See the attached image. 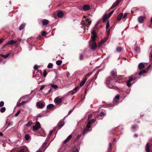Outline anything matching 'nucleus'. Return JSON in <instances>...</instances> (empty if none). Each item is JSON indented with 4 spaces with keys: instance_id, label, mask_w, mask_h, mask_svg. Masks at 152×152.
I'll list each match as a JSON object with an SVG mask.
<instances>
[{
    "instance_id": "nucleus-1",
    "label": "nucleus",
    "mask_w": 152,
    "mask_h": 152,
    "mask_svg": "<svg viewBox=\"0 0 152 152\" xmlns=\"http://www.w3.org/2000/svg\"><path fill=\"white\" fill-rule=\"evenodd\" d=\"M117 75V72L115 71H112L110 72V76L107 79V84L110 88L115 89L117 88V84L118 83L117 81L113 82V80H116Z\"/></svg>"
},
{
    "instance_id": "nucleus-2",
    "label": "nucleus",
    "mask_w": 152,
    "mask_h": 152,
    "mask_svg": "<svg viewBox=\"0 0 152 152\" xmlns=\"http://www.w3.org/2000/svg\"><path fill=\"white\" fill-rule=\"evenodd\" d=\"M40 124L39 122L37 121L35 125L32 126V130L35 131L40 128Z\"/></svg>"
},
{
    "instance_id": "nucleus-3",
    "label": "nucleus",
    "mask_w": 152,
    "mask_h": 152,
    "mask_svg": "<svg viewBox=\"0 0 152 152\" xmlns=\"http://www.w3.org/2000/svg\"><path fill=\"white\" fill-rule=\"evenodd\" d=\"M97 37V36L96 33L95 32V30H94L92 32L91 39L90 40H91V41H95L96 40V38Z\"/></svg>"
},
{
    "instance_id": "nucleus-4",
    "label": "nucleus",
    "mask_w": 152,
    "mask_h": 152,
    "mask_svg": "<svg viewBox=\"0 0 152 152\" xmlns=\"http://www.w3.org/2000/svg\"><path fill=\"white\" fill-rule=\"evenodd\" d=\"M89 43H91V49L93 50H95L97 47L95 41H91V40H90Z\"/></svg>"
},
{
    "instance_id": "nucleus-5",
    "label": "nucleus",
    "mask_w": 152,
    "mask_h": 152,
    "mask_svg": "<svg viewBox=\"0 0 152 152\" xmlns=\"http://www.w3.org/2000/svg\"><path fill=\"white\" fill-rule=\"evenodd\" d=\"M45 103L43 101H40L39 102H37L36 104V106L37 107L42 108L45 106Z\"/></svg>"
},
{
    "instance_id": "nucleus-6",
    "label": "nucleus",
    "mask_w": 152,
    "mask_h": 152,
    "mask_svg": "<svg viewBox=\"0 0 152 152\" xmlns=\"http://www.w3.org/2000/svg\"><path fill=\"white\" fill-rule=\"evenodd\" d=\"M63 101L62 98H60L59 97L55 98L54 102L55 103L60 104Z\"/></svg>"
},
{
    "instance_id": "nucleus-7",
    "label": "nucleus",
    "mask_w": 152,
    "mask_h": 152,
    "mask_svg": "<svg viewBox=\"0 0 152 152\" xmlns=\"http://www.w3.org/2000/svg\"><path fill=\"white\" fill-rule=\"evenodd\" d=\"M119 98V95L118 94L115 96V98H114L113 100V104H114V106L116 105V104L117 103V102H118Z\"/></svg>"
},
{
    "instance_id": "nucleus-8",
    "label": "nucleus",
    "mask_w": 152,
    "mask_h": 152,
    "mask_svg": "<svg viewBox=\"0 0 152 152\" xmlns=\"http://www.w3.org/2000/svg\"><path fill=\"white\" fill-rule=\"evenodd\" d=\"M121 1V0H117L116 2L113 4L111 7L110 8V9H113L114 7H116L119 4Z\"/></svg>"
},
{
    "instance_id": "nucleus-9",
    "label": "nucleus",
    "mask_w": 152,
    "mask_h": 152,
    "mask_svg": "<svg viewBox=\"0 0 152 152\" xmlns=\"http://www.w3.org/2000/svg\"><path fill=\"white\" fill-rule=\"evenodd\" d=\"M41 22L43 26H45L48 25L49 22V21L46 19H42L41 20Z\"/></svg>"
},
{
    "instance_id": "nucleus-10",
    "label": "nucleus",
    "mask_w": 152,
    "mask_h": 152,
    "mask_svg": "<svg viewBox=\"0 0 152 152\" xmlns=\"http://www.w3.org/2000/svg\"><path fill=\"white\" fill-rule=\"evenodd\" d=\"M87 80V78L85 77H84L83 78L82 81H81L80 83V87H82L84 85L86 81Z\"/></svg>"
},
{
    "instance_id": "nucleus-11",
    "label": "nucleus",
    "mask_w": 152,
    "mask_h": 152,
    "mask_svg": "<svg viewBox=\"0 0 152 152\" xmlns=\"http://www.w3.org/2000/svg\"><path fill=\"white\" fill-rule=\"evenodd\" d=\"M64 125V123L63 121H60L58 124L57 128L58 129H59L61 128Z\"/></svg>"
},
{
    "instance_id": "nucleus-12",
    "label": "nucleus",
    "mask_w": 152,
    "mask_h": 152,
    "mask_svg": "<svg viewBox=\"0 0 152 152\" xmlns=\"http://www.w3.org/2000/svg\"><path fill=\"white\" fill-rule=\"evenodd\" d=\"M72 137V134H70L69 136H68L66 140L64 141L63 144H66L69 141L71 140Z\"/></svg>"
},
{
    "instance_id": "nucleus-13",
    "label": "nucleus",
    "mask_w": 152,
    "mask_h": 152,
    "mask_svg": "<svg viewBox=\"0 0 152 152\" xmlns=\"http://www.w3.org/2000/svg\"><path fill=\"white\" fill-rule=\"evenodd\" d=\"M145 18V17L144 16H140L138 18V22L140 23H142L144 20Z\"/></svg>"
},
{
    "instance_id": "nucleus-14",
    "label": "nucleus",
    "mask_w": 152,
    "mask_h": 152,
    "mask_svg": "<svg viewBox=\"0 0 152 152\" xmlns=\"http://www.w3.org/2000/svg\"><path fill=\"white\" fill-rule=\"evenodd\" d=\"M90 6L89 5L85 4L83 6V9L84 10L87 11L90 10Z\"/></svg>"
},
{
    "instance_id": "nucleus-15",
    "label": "nucleus",
    "mask_w": 152,
    "mask_h": 152,
    "mask_svg": "<svg viewBox=\"0 0 152 152\" xmlns=\"http://www.w3.org/2000/svg\"><path fill=\"white\" fill-rule=\"evenodd\" d=\"M57 16L58 18H62L64 15V14L62 11H60L57 13Z\"/></svg>"
},
{
    "instance_id": "nucleus-16",
    "label": "nucleus",
    "mask_w": 152,
    "mask_h": 152,
    "mask_svg": "<svg viewBox=\"0 0 152 152\" xmlns=\"http://www.w3.org/2000/svg\"><path fill=\"white\" fill-rule=\"evenodd\" d=\"M123 13H121L118 15L117 18V20L118 21H119L121 20L123 16Z\"/></svg>"
},
{
    "instance_id": "nucleus-17",
    "label": "nucleus",
    "mask_w": 152,
    "mask_h": 152,
    "mask_svg": "<svg viewBox=\"0 0 152 152\" xmlns=\"http://www.w3.org/2000/svg\"><path fill=\"white\" fill-rule=\"evenodd\" d=\"M138 67L140 69H143L145 67V65L143 63H141L139 64Z\"/></svg>"
},
{
    "instance_id": "nucleus-18",
    "label": "nucleus",
    "mask_w": 152,
    "mask_h": 152,
    "mask_svg": "<svg viewBox=\"0 0 152 152\" xmlns=\"http://www.w3.org/2000/svg\"><path fill=\"white\" fill-rule=\"evenodd\" d=\"M110 17H109V16L107 14H105L103 18V22H105L106 20L109 18Z\"/></svg>"
},
{
    "instance_id": "nucleus-19",
    "label": "nucleus",
    "mask_w": 152,
    "mask_h": 152,
    "mask_svg": "<svg viewBox=\"0 0 152 152\" xmlns=\"http://www.w3.org/2000/svg\"><path fill=\"white\" fill-rule=\"evenodd\" d=\"M149 143H148L146 144L145 146V151L146 152H150V148L149 146Z\"/></svg>"
},
{
    "instance_id": "nucleus-20",
    "label": "nucleus",
    "mask_w": 152,
    "mask_h": 152,
    "mask_svg": "<svg viewBox=\"0 0 152 152\" xmlns=\"http://www.w3.org/2000/svg\"><path fill=\"white\" fill-rule=\"evenodd\" d=\"M55 107L54 105L53 104H50L47 106V108L48 109H52Z\"/></svg>"
},
{
    "instance_id": "nucleus-21",
    "label": "nucleus",
    "mask_w": 152,
    "mask_h": 152,
    "mask_svg": "<svg viewBox=\"0 0 152 152\" xmlns=\"http://www.w3.org/2000/svg\"><path fill=\"white\" fill-rule=\"evenodd\" d=\"M16 41H14L13 40H11L7 43L8 45H11L16 43Z\"/></svg>"
},
{
    "instance_id": "nucleus-22",
    "label": "nucleus",
    "mask_w": 152,
    "mask_h": 152,
    "mask_svg": "<svg viewBox=\"0 0 152 152\" xmlns=\"http://www.w3.org/2000/svg\"><path fill=\"white\" fill-rule=\"evenodd\" d=\"M25 26V24L24 23L22 24L19 27V30H21L23 29Z\"/></svg>"
},
{
    "instance_id": "nucleus-23",
    "label": "nucleus",
    "mask_w": 152,
    "mask_h": 152,
    "mask_svg": "<svg viewBox=\"0 0 152 152\" xmlns=\"http://www.w3.org/2000/svg\"><path fill=\"white\" fill-rule=\"evenodd\" d=\"M9 54H10L9 53L5 55L2 54H0V56L4 58H6L8 57L9 56Z\"/></svg>"
},
{
    "instance_id": "nucleus-24",
    "label": "nucleus",
    "mask_w": 152,
    "mask_h": 152,
    "mask_svg": "<svg viewBox=\"0 0 152 152\" xmlns=\"http://www.w3.org/2000/svg\"><path fill=\"white\" fill-rule=\"evenodd\" d=\"M91 124L90 122H88V123L86 125V127L85 128L89 129L91 127Z\"/></svg>"
},
{
    "instance_id": "nucleus-25",
    "label": "nucleus",
    "mask_w": 152,
    "mask_h": 152,
    "mask_svg": "<svg viewBox=\"0 0 152 152\" xmlns=\"http://www.w3.org/2000/svg\"><path fill=\"white\" fill-rule=\"evenodd\" d=\"M117 51L118 52H121L122 50V48L121 47H117L116 48Z\"/></svg>"
},
{
    "instance_id": "nucleus-26",
    "label": "nucleus",
    "mask_w": 152,
    "mask_h": 152,
    "mask_svg": "<svg viewBox=\"0 0 152 152\" xmlns=\"http://www.w3.org/2000/svg\"><path fill=\"white\" fill-rule=\"evenodd\" d=\"M62 61L61 60H58L56 61V64L58 65H61L62 63Z\"/></svg>"
},
{
    "instance_id": "nucleus-27",
    "label": "nucleus",
    "mask_w": 152,
    "mask_h": 152,
    "mask_svg": "<svg viewBox=\"0 0 152 152\" xmlns=\"http://www.w3.org/2000/svg\"><path fill=\"white\" fill-rule=\"evenodd\" d=\"M72 152H79V149L75 146L73 148Z\"/></svg>"
},
{
    "instance_id": "nucleus-28",
    "label": "nucleus",
    "mask_w": 152,
    "mask_h": 152,
    "mask_svg": "<svg viewBox=\"0 0 152 152\" xmlns=\"http://www.w3.org/2000/svg\"><path fill=\"white\" fill-rule=\"evenodd\" d=\"M89 129H87V128H84V130H83V132H82V133H83V135H85L86 133L88 132V130H89Z\"/></svg>"
},
{
    "instance_id": "nucleus-29",
    "label": "nucleus",
    "mask_w": 152,
    "mask_h": 152,
    "mask_svg": "<svg viewBox=\"0 0 152 152\" xmlns=\"http://www.w3.org/2000/svg\"><path fill=\"white\" fill-rule=\"evenodd\" d=\"M146 71L145 70H144V69H142V70L139 73V75H140L142 74H143L144 73H146Z\"/></svg>"
},
{
    "instance_id": "nucleus-30",
    "label": "nucleus",
    "mask_w": 152,
    "mask_h": 152,
    "mask_svg": "<svg viewBox=\"0 0 152 152\" xmlns=\"http://www.w3.org/2000/svg\"><path fill=\"white\" fill-rule=\"evenodd\" d=\"M81 24L82 25V27H83V28H85V26H86V24L85 23V22L84 21L82 20L81 23Z\"/></svg>"
},
{
    "instance_id": "nucleus-31",
    "label": "nucleus",
    "mask_w": 152,
    "mask_h": 152,
    "mask_svg": "<svg viewBox=\"0 0 152 152\" xmlns=\"http://www.w3.org/2000/svg\"><path fill=\"white\" fill-rule=\"evenodd\" d=\"M50 86L52 88L55 89H56L58 88V86L56 85L52 84Z\"/></svg>"
},
{
    "instance_id": "nucleus-32",
    "label": "nucleus",
    "mask_w": 152,
    "mask_h": 152,
    "mask_svg": "<svg viewBox=\"0 0 152 152\" xmlns=\"http://www.w3.org/2000/svg\"><path fill=\"white\" fill-rule=\"evenodd\" d=\"M112 148V145L111 143H110L109 144V148L108 149V152H110Z\"/></svg>"
},
{
    "instance_id": "nucleus-33",
    "label": "nucleus",
    "mask_w": 152,
    "mask_h": 152,
    "mask_svg": "<svg viewBox=\"0 0 152 152\" xmlns=\"http://www.w3.org/2000/svg\"><path fill=\"white\" fill-rule=\"evenodd\" d=\"M30 136L29 134H26L25 136V138L26 140H29Z\"/></svg>"
},
{
    "instance_id": "nucleus-34",
    "label": "nucleus",
    "mask_w": 152,
    "mask_h": 152,
    "mask_svg": "<svg viewBox=\"0 0 152 152\" xmlns=\"http://www.w3.org/2000/svg\"><path fill=\"white\" fill-rule=\"evenodd\" d=\"M6 110V108L5 107H2L0 109V112H1L3 113Z\"/></svg>"
},
{
    "instance_id": "nucleus-35",
    "label": "nucleus",
    "mask_w": 152,
    "mask_h": 152,
    "mask_svg": "<svg viewBox=\"0 0 152 152\" xmlns=\"http://www.w3.org/2000/svg\"><path fill=\"white\" fill-rule=\"evenodd\" d=\"M137 75V74H133V75L130 76L132 78L134 79V80H135L137 77H136V75Z\"/></svg>"
},
{
    "instance_id": "nucleus-36",
    "label": "nucleus",
    "mask_w": 152,
    "mask_h": 152,
    "mask_svg": "<svg viewBox=\"0 0 152 152\" xmlns=\"http://www.w3.org/2000/svg\"><path fill=\"white\" fill-rule=\"evenodd\" d=\"M53 130H52L50 131V132L49 133V134L48 135V138H49L51 136V135L52 134V133L53 132Z\"/></svg>"
},
{
    "instance_id": "nucleus-37",
    "label": "nucleus",
    "mask_w": 152,
    "mask_h": 152,
    "mask_svg": "<svg viewBox=\"0 0 152 152\" xmlns=\"http://www.w3.org/2000/svg\"><path fill=\"white\" fill-rule=\"evenodd\" d=\"M107 39H108V38H105V39H102V40H101V41L100 42L101 43H102L103 44L107 40Z\"/></svg>"
},
{
    "instance_id": "nucleus-38",
    "label": "nucleus",
    "mask_w": 152,
    "mask_h": 152,
    "mask_svg": "<svg viewBox=\"0 0 152 152\" xmlns=\"http://www.w3.org/2000/svg\"><path fill=\"white\" fill-rule=\"evenodd\" d=\"M32 123V121H30L28 122L27 124H26V126H28L31 125Z\"/></svg>"
},
{
    "instance_id": "nucleus-39",
    "label": "nucleus",
    "mask_w": 152,
    "mask_h": 152,
    "mask_svg": "<svg viewBox=\"0 0 152 152\" xmlns=\"http://www.w3.org/2000/svg\"><path fill=\"white\" fill-rule=\"evenodd\" d=\"M47 145V143L46 142H45L42 145V147L43 148L45 149L47 147L46 145Z\"/></svg>"
},
{
    "instance_id": "nucleus-40",
    "label": "nucleus",
    "mask_w": 152,
    "mask_h": 152,
    "mask_svg": "<svg viewBox=\"0 0 152 152\" xmlns=\"http://www.w3.org/2000/svg\"><path fill=\"white\" fill-rule=\"evenodd\" d=\"M53 66V64L52 63H49L48 66V68L49 69L51 68Z\"/></svg>"
},
{
    "instance_id": "nucleus-41",
    "label": "nucleus",
    "mask_w": 152,
    "mask_h": 152,
    "mask_svg": "<svg viewBox=\"0 0 152 152\" xmlns=\"http://www.w3.org/2000/svg\"><path fill=\"white\" fill-rule=\"evenodd\" d=\"M79 59L80 60H83V54H81L80 55Z\"/></svg>"
},
{
    "instance_id": "nucleus-42",
    "label": "nucleus",
    "mask_w": 152,
    "mask_h": 152,
    "mask_svg": "<svg viewBox=\"0 0 152 152\" xmlns=\"http://www.w3.org/2000/svg\"><path fill=\"white\" fill-rule=\"evenodd\" d=\"M114 10H113L108 13V15L109 16V17H110L111 16L113 13L114 12Z\"/></svg>"
},
{
    "instance_id": "nucleus-43",
    "label": "nucleus",
    "mask_w": 152,
    "mask_h": 152,
    "mask_svg": "<svg viewBox=\"0 0 152 152\" xmlns=\"http://www.w3.org/2000/svg\"><path fill=\"white\" fill-rule=\"evenodd\" d=\"M134 80H133V79L130 76L129 77V80L128 81V82H131L132 81H134Z\"/></svg>"
},
{
    "instance_id": "nucleus-44",
    "label": "nucleus",
    "mask_w": 152,
    "mask_h": 152,
    "mask_svg": "<svg viewBox=\"0 0 152 152\" xmlns=\"http://www.w3.org/2000/svg\"><path fill=\"white\" fill-rule=\"evenodd\" d=\"M109 21H108L107 23L106 26V28L107 29L109 28Z\"/></svg>"
},
{
    "instance_id": "nucleus-45",
    "label": "nucleus",
    "mask_w": 152,
    "mask_h": 152,
    "mask_svg": "<svg viewBox=\"0 0 152 152\" xmlns=\"http://www.w3.org/2000/svg\"><path fill=\"white\" fill-rule=\"evenodd\" d=\"M4 103L3 101H1L0 102V107H2L4 105Z\"/></svg>"
},
{
    "instance_id": "nucleus-46",
    "label": "nucleus",
    "mask_w": 152,
    "mask_h": 152,
    "mask_svg": "<svg viewBox=\"0 0 152 152\" xmlns=\"http://www.w3.org/2000/svg\"><path fill=\"white\" fill-rule=\"evenodd\" d=\"M47 74V73L46 70L45 69H44V72L43 74V77H46Z\"/></svg>"
},
{
    "instance_id": "nucleus-47",
    "label": "nucleus",
    "mask_w": 152,
    "mask_h": 152,
    "mask_svg": "<svg viewBox=\"0 0 152 152\" xmlns=\"http://www.w3.org/2000/svg\"><path fill=\"white\" fill-rule=\"evenodd\" d=\"M96 121V119H93L89 120L88 122H90L91 124L94 123Z\"/></svg>"
},
{
    "instance_id": "nucleus-48",
    "label": "nucleus",
    "mask_w": 152,
    "mask_h": 152,
    "mask_svg": "<svg viewBox=\"0 0 152 152\" xmlns=\"http://www.w3.org/2000/svg\"><path fill=\"white\" fill-rule=\"evenodd\" d=\"M131 82L129 81H127L126 82V85L128 86L129 87L131 86V83H130Z\"/></svg>"
},
{
    "instance_id": "nucleus-49",
    "label": "nucleus",
    "mask_w": 152,
    "mask_h": 152,
    "mask_svg": "<svg viewBox=\"0 0 152 152\" xmlns=\"http://www.w3.org/2000/svg\"><path fill=\"white\" fill-rule=\"evenodd\" d=\"M20 110H19L17 112V113L15 114V117H17V116H18V115L20 113Z\"/></svg>"
},
{
    "instance_id": "nucleus-50",
    "label": "nucleus",
    "mask_w": 152,
    "mask_h": 152,
    "mask_svg": "<svg viewBox=\"0 0 152 152\" xmlns=\"http://www.w3.org/2000/svg\"><path fill=\"white\" fill-rule=\"evenodd\" d=\"M41 35L43 36H45L46 35V33L45 31H43L42 32Z\"/></svg>"
},
{
    "instance_id": "nucleus-51",
    "label": "nucleus",
    "mask_w": 152,
    "mask_h": 152,
    "mask_svg": "<svg viewBox=\"0 0 152 152\" xmlns=\"http://www.w3.org/2000/svg\"><path fill=\"white\" fill-rule=\"evenodd\" d=\"M89 20H90V19L88 18H87V19H86V21H88V25H89L91 24V21H89Z\"/></svg>"
},
{
    "instance_id": "nucleus-52",
    "label": "nucleus",
    "mask_w": 152,
    "mask_h": 152,
    "mask_svg": "<svg viewBox=\"0 0 152 152\" xmlns=\"http://www.w3.org/2000/svg\"><path fill=\"white\" fill-rule=\"evenodd\" d=\"M138 50H139V48H138L137 47H135V49H134V51L136 53L137 52Z\"/></svg>"
},
{
    "instance_id": "nucleus-53",
    "label": "nucleus",
    "mask_w": 152,
    "mask_h": 152,
    "mask_svg": "<svg viewBox=\"0 0 152 152\" xmlns=\"http://www.w3.org/2000/svg\"><path fill=\"white\" fill-rule=\"evenodd\" d=\"M102 44V43L100 42L98 43L97 46L99 48L101 47Z\"/></svg>"
},
{
    "instance_id": "nucleus-54",
    "label": "nucleus",
    "mask_w": 152,
    "mask_h": 152,
    "mask_svg": "<svg viewBox=\"0 0 152 152\" xmlns=\"http://www.w3.org/2000/svg\"><path fill=\"white\" fill-rule=\"evenodd\" d=\"M105 114L104 113L102 112L100 113L99 114V115L100 116H102L103 115H104Z\"/></svg>"
},
{
    "instance_id": "nucleus-55",
    "label": "nucleus",
    "mask_w": 152,
    "mask_h": 152,
    "mask_svg": "<svg viewBox=\"0 0 152 152\" xmlns=\"http://www.w3.org/2000/svg\"><path fill=\"white\" fill-rule=\"evenodd\" d=\"M25 150H24V148H22L20 150V151H18V152H24Z\"/></svg>"
},
{
    "instance_id": "nucleus-56",
    "label": "nucleus",
    "mask_w": 152,
    "mask_h": 152,
    "mask_svg": "<svg viewBox=\"0 0 152 152\" xmlns=\"http://www.w3.org/2000/svg\"><path fill=\"white\" fill-rule=\"evenodd\" d=\"M97 77V75L96 74L95 75V76H94V77L92 79V80H96V79Z\"/></svg>"
},
{
    "instance_id": "nucleus-57",
    "label": "nucleus",
    "mask_w": 152,
    "mask_h": 152,
    "mask_svg": "<svg viewBox=\"0 0 152 152\" xmlns=\"http://www.w3.org/2000/svg\"><path fill=\"white\" fill-rule=\"evenodd\" d=\"M127 16V13H125V14H124V15H123V18L124 19Z\"/></svg>"
},
{
    "instance_id": "nucleus-58",
    "label": "nucleus",
    "mask_w": 152,
    "mask_h": 152,
    "mask_svg": "<svg viewBox=\"0 0 152 152\" xmlns=\"http://www.w3.org/2000/svg\"><path fill=\"white\" fill-rule=\"evenodd\" d=\"M21 105V103H20L19 102H18L17 103V105L18 107H20Z\"/></svg>"
},
{
    "instance_id": "nucleus-59",
    "label": "nucleus",
    "mask_w": 152,
    "mask_h": 152,
    "mask_svg": "<svg viewBox=\"0 0 152 152\" xmlns=\"http://www.w3.org/2000/svg\"><path fill=\"white\" fill-rule=\"evenodd\" d=\"M45 87V86H44V85H43V86H41L40 88V90H42L43 89H44V88Z\"/></svg>"
},
{
    "instance_id": "nucleus-60",
    "label": "nucleus",
    "mask_w": 152,
    "mask_h": 152,
    "mask_svg": "<svg viewBox=\"0 0 152 152\" xmlns=\"http://www.w3.org/2000/svg\"><path fill=\"white\" fill-rule=\"evenodd\" d=\"M92 115L91 114L89 115L88 116V120H89V119H90L92 118Z\"/></svg>"
},
{
    "instance_id": "nucleus-61",
    "label": "nucleus",
    "mask_w": 152,
    "mask_h": 152,
    "mask_svg": "<svg viewBox=\"0 0 152 152\" xmlns=\"http://www.w3.org/2000/svg\"><path fill=\"white\" fill-rule=\"evenodd\" d=\"M111 28H112V27H110V29H109L107 31V34L108 36L110 34V30Z\"/></svg>"
},
{
    "instance_id": "nucleus-62",
    "label": "nucleus",
    "mask_w": 152,
    "mask_h": 152,
    "mask_svg": "<svg viewBox=\"0 0 152 152\" xmlns=\"http://www.w3.org/2000/svg\"><path fill=\"white\" fill-rule=\"evenodd\" d=\"M34 69L35 70H37L38 69V66L37 65H35L34 66Z\"/></svg>"
},
{
    "instance_id": "nucleus-63",
    "label": "nucleus",
    "mask_w": 152,
    "mask_h": 152,
    "mask_svg": "<svg viewBox=\"0 0 152 152\" xmlns=\"http://www.w3.org/2000/svg\"><path fill=\"white\" fill-rule=\"evenodd\" d=\"M81 137V135H78L77 136V140H79L80 139V138Z\"/></svg>"
},
{
    "instance_id": "nucleus-64",
    "label": "nucleus",
    "mask_w": 152,
    "mask_h": 152,
    "mask_svg": "<svg viewBox=\"0 0 152 152\" xmlns=\"http://www.w3.org/2000/svg\"><path fill=\"white\" fill-rule=\"evenodd\" d=\"M78 88H79L77 86L74 89V90L75 91H76L78 90Z\"/></svg>"
}]
</instances>
